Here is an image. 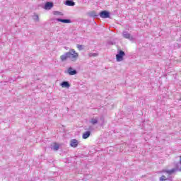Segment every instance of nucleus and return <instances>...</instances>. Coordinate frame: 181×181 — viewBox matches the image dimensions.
Here are the masks:
<instances>
[{
  "mask_svg": "<svg viewBox=\"0 0 181 181\" xmlns=\"http://www.w3.org/2000/svg\"><path fill=\"white\" fill-rule=\"evenodd\" d=\"M70 146L72 148H77L78 146V141L77 139H71L70 141Z\"/></svg>",
  "mask_w": 181,
  "mask_h": 181,
  "instance_id": "6",
  "label": "nucleus"
},
{
  "mask_svg": "<svg viewBox=\"0 0 181 181\" xmlns=\"http://www.w3.org/2000/svg\"><path fill=\"white\" fill-rule=\"evenodd\" d=\"M122 37L124 39H128L131 42H134V40H135V38H134V37L132 35H131V34L129 33H128V31H123Z\"/></svg>",
  "mask_w": 181,
  "mask_h": 181,
  "instance_id": "3",
  "label": "nucleus"
},
{
  "mask_svg": "<svg viewBox=\"0 0 181 181\" xmlns=\"http://www.w3.org/2000/svg\"><path fill=\"white\" fill-rule=\"evenodd\" d=\"M90 122L92 125H95L96 124H98V118L93 117L90 119Z\"/></svg>",
  "mask_w": 181,
  "mask_h": 181,
  "instance_id": "13",
  "label": "nucleus"
},
{
  "mask_svg": "<svg viewBox=\"0 0 181 181\" xmlns=\"http://www.w3.org/2000/svg\"><path fill=\"white\" fill-rule=\"evenodd\" d=\"M98 16H99V15L97 14V13H95V12H92V13H90V16H92L93 18H97Z\"/></svg>",
  "mask_w": 181,
  "mask_h": 181,
  "instance_id": "15",
  "label": "nucleus"
},
{
  "mask_svg": "<svg viewBox=\"0 0 181 181\" xmlns=\"http://www.w3.org/2000/svg\"><path fill=\"white\" fill-rule=\"evenodd\" d=\"M90 135H91V132L90 131H86L85 132L83 135H82V138L83 139H87V138H88L90 136Z\"/></svg>",
  "mask_w": 181,
  "mask_h": 181,
  "instance_id": "10",
  "label": "nucleus"
},
{
  "mask_svg": "<svg viewBox=\"0 0 181 181\" xmlns=\"http://www.w3.org/2000/svg\"><path fill=\"white\" fill-rule=\"evenodd\" d=\"M98 56V53H90L89 57H97Z\"/></svg>",
  "mask_w": 181,
  "mask_h": 181,
  "instance_id": "14",
  "label": "nucleus"
},
{
  "mask_svg": "<svg viewBox=\"0 0 181 181\" xmlns=\"http://www.w3.org/2000/svg\"><path fill=\"white\" fill-rule=\"evenodd\" d=\"M76 47L78 49V50H83V49L82 45H76Z\"/></svg>",
  "mask_w": 181,
  "mask_h": 181,
  "instance_id": "19",
  "label": "nucleus"
},
{
  "mask_svg": "<svg viewBox=\"0 0 181 181\" xmlns=\"http://www.w3.org/2000/svg\"><path fill=\"white\" fill-rule=\"evenodd\" d=\"M124 56H125V52L119 50L116 54L117 62H122L124 60Z\"/></svg>",
  "mask_w": 181,
  "mask_h": 181,
  "instance_id": "2",
  "label": "nucleus"
},
{
  "mask_svg": "<svg viewBox=\"0 0 181 181\" xmlns=\"http://www.w3.org/2000/svg\"><path fill=\"white\" fill-rule=\"evenodd\" d=\"M61 86L63 88H69V87H70V83H69V81H63L61 83Z\"/></svg>",
  "mask_w": 181,
  "mask_h": 181,
  "instance_id": "11",
  "label": "nucleus"
},
{
  "mask_svg": "<svg viewBox=\"0 0 181 181\" xmlns=\"http://www.w3.org/2000/svg\"><path fill=\"white\" fill-rule=\"evenodd\" d=\"M69 59L71 62H76L78 59V53L76 52L74 49H70L68 52L60 56L61 62H66Z\"/></svg>",
  "mask_w": 181,
  "mask_h": 181,
  "instance_id": "1",
  "label": "nucleus"
},
{
  "mask_svg": "<svg viewBox=\"0 0 181 181\" xmlns=\"http://www.w3.org/2000/svg\"><path fill=\"white\" fill-rule=\"evenodd\" d=\"M168 180V178H166V176L163 175L162 177H160V181H165Z\"/></svg>",
  "mask_w": 181,
  "mask_h": 181,
  "instance_id": "18",
  "label": "nucleus"
},
{
  "mask_svg": "<svg viewBox=\"0 0 181 181\" xmlns=\"http://www.w3.org/2000/svg\"><path fill=\"white\" fill-rule=\"evenodd\" d=\"M53 8V3L52 2H47L45 4L44 8L47 10L52 9Z\"/></svg>",
  "mask_w": 181,
  "mask_h": 181,
  "instance_id": "8",
  "label": "nucleus"
},
{
  "mask_svg": "<svg viewBox=\"0 0 181 181\" xmlns=\"http://www.w3.org/2000/svg\"><path fill=\"white\" fill-rule=\"evenodd\" d=\"M59 146L57 144H55L53 146L54 151H59Z\"/></svg>",
  "mask_w": 181,
  "mask_h": 181,
  "instance_id": "16",
  "label": "nucleus"
},
{
  "mask_svg": "<svg viewBox=\"0 0 181 181\" xmlns=\"http://www.w3.org/2000/svg\"><path fill=\"white\" fill-rule=\"evenodd\" d=\"M65 5L67 6H74L76 5V3L73 1V0H66L65 2Z\"/></svg>",
  "mask_w": 181,
  "mask_h": 181,
  "instance_id": "12",
  "label": "nucleus"
},
{
  "mask_svg": "<svg viewBox=\"0 0 181 181\" xmlns=\"http://www.w3.org/2000/svg\"><path fill=\"white\" fill-rule=\"evenodd\" d=\"M99 16L103 19H107V18H110V12L107 11H102L100 12Z\"/></svg>",
  "mask_w": 181,
  "mask_h": 181,
  "instance_id": "4",
  "label": "nucleus"
},
{
  "mask_svg": "<svg viewBox=\"0 0 181 181\" xmlns=\"http://www.w3.org/2000/svg\"><path fill=\"white\" fill-rule=\"evenodd\" d=\"M168 175H172V173H175V172H181V168H173L171 170H167L165 171Z\"/></svg>",
  "mask_w": 181,
  "mask_h": 181,
  "instance_id": "7",
  "label": "nucleus"
},
{
  "mask_svg": "<svg viewBox=\"0 0 181 181\" xmlns=\"http://www.w3.org/2000/svg\"><path fill=\"white\" fill-rule=\"evenodd\" d=\"M33 20L36 21V22H39V16L38 15L33 16Z\"/></svg>",
  "mask_w": 181,
  "mask_h": 181,
  "instance_id": "17",
  "label": "nucleus"
},
{
  "mask_svg": "<svg viewBox=\"0 0 181 181\" xmlns=\"http://www.w3.org/2000/svg\"><path fill=\"white\" fill-rule=\"evenodd\" d=\"M67 73L69 76H76V74H77V70L74 69L72 67H69L67 69Z\"/></svg>",
  "mask_w": 181,
  "mask_h": 181,
  "instance_id": "5",
  "label": "nucleus"
},
{
  "mask_svg": "<svg viewBox=\"0 0 181 181\" xmlns=\"http://www.w3.org/2000/svg\"><path fill=\"white\" fill-rule=\"evenodd\" d=\"M56 21L62 23H71V20L70 19L57 18Z\"/></svg>",
  "mask_w": 181,
  "mask_h": 181,
  "instance_id": "9",
  "label": "nucleus"
}]
</instances>
